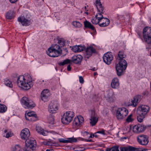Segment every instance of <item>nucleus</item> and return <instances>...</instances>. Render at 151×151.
I'll return each mask as SVG.
<instances>
[{
    "mask_svg": "<svg viewBox=\"0 0 151 151\" xmlns=\"http://www.w3.org/2000/svg\"><path fill=\"white\" fill-rule=\"evenodd\" d=\"M73 123L74 125L76 124V122L74 121Z\"/></svg>",
    "mask_w": 151,
    "mask_h": 151,
    "instance_id": "62",
    "label": "nucleus"
},
{
    "mask_svg": "<svg viewBox=\"0 0 151 151\" xmlns=\"http://www.w3.org/2000/svg\"><path fill=\"white\" fill-rule=\"evenodd\" d=\"M106 20L105 22H103L102 23L99 24V25L100 27H105L107 26L109 24L110 20L107 18H105V19Z\"/></svg>",
    "mask_w": 151,
    "mask_h": 151,
    "instance_id": "31",
    "label": "nucleus"
},
{
    "mask_svg": "<svg viewBox=\"0 0 151 151\" xmlns=\"http://www.w3.org/2000/svg\"><path fill=\"white\" fill-rule=\"evenodd\" d=\"M75 21H73L72 23V24L74 27H75Z\"/></svg>",
    "mask_w": 151,
    "mask_h": 151,
    "instance_id": "59",
    "label": "nucleus"
},
{
    "mask_svg": "<svg viewBox=\"0 0 151 151\" xmlns=\"http://www.w3.org/2000/svg\"><path fill=\"white\" fill-rule=\"evenodd\" d=\"M82 149L78 147H76V151H82Z\"/></svg>",
    "mask_w": 151,
    "mask_h": 151,
    "instance_id": "49",
    "label": "nucleus"
},
{
    "mask_svg": "<svg viewBox=\"0 0 151 151\" xmlns=\"http://www.w3.org/2000/svg\"><path fill=\"white\" fill-rule=\"evenodd\" d=\"M86 50V54L88 56L87 57L88 58L91 56L92 54L96 52V50L92 47L89 46L87 47Z\"/></svg>",
    "mask_w": 151,
    "mask_h": 151,
    "instance_id": "21",
    "label": "nucleus"
},
{
    "mask_svg": "<svg viewBox=\"0 0 151 151\" xmlns=\"http://www.w3.org/2000/svg\"><path fill=\"white\" fill-rule=\"evenodd\" d=\"M97 132L95 133L94 134H93L94 137H98V136L96 134Z\"/></svg>",
    "mask_w": 151,
    "mask_h": 151,
    "instance_id": "58",
    "label": "nucleus"
},
{
    "mask_svg": "<svg viewBox=\"0 0 151 151\" xmlns=\"http://www.w3.org/2000/svg\"><path fill=\"white\" fill-rule=\"evenodd\" d=\"M84 8L85 9H86V6H85L84 7Z\"/></svg>",
    "mask_w": 151,
    "mask_h": 151,
    "instance_id": "64",
    "label": "nucleus"
},
{
    "mask_svg": "<svg viewBox=\"0 0 151 151\" xmlns=\"http://www.w3.org/2000/svg\"><path fill=\"white\" fill-rule=\"evenodd\" d=\"M58 140L61 143H73L76 142V138L73 137L68 138L66 139H64L60 138Z\"/></svg>",
    "mask_w": 151,
    "mask_h": 151,
    "instance_id": "22",
    "label": "nucleus"
},
{
    "mask_svg": "<svg viewBox=\"0 0 151 151\" xmlns=\"http://www.w3.org/2000/svg\"><path fill=\"white\" fill-rule=\"evenodd\" d=\"M58 43L60 45V47H63L64 46L65 42L63 38H58Z\"/></svg>",
    "mask_w": 151,
    "mask_h": 151,
    "instance_id": "36",
    "label": "nucleus"
},
{
    "mask_svg": "<svg viewBox=\"0 0 151 151\" xmlns=\"http://www.w3.org/2000/svg\"><path fill=\"white\" fill-rule=\"evenodd\" d=\"M84 118L81 115H78L76 117V127H80L82 124L84 122Z\"/></svg>",
    "mask_w": 151,
    "mask_h": 151,
    "instance_id": "19",
    "label": "nucleus"
},
{
    "mask_svg": "<svg viewBox=\"0 0 151 151\" xmlns=\"http://www.w3.org/2000/svg\"><path fill=\"white\" fill-rule=\"evenodd\" d=\"M149 137L147 135H141L137 137L138 142L142 145L146 146L149 142Z\"/></svg>",
    "mask_w": 151,
    "mask_h": 151,
    "instance_id": "9",
    "label": "nucleus"
},
{
    "mask_svg": "<svg viewBox=\"0 0 151 151\" xmlns=\"http://www.w3.org/2000/svg\"><path fill=\"white\" fill-rule=\"evenodd\" d=\"M138 126L139 127V133L144 131L147 127V126L141 124H138Z\"/></svg>",
    "mask_w": 151,
    "mask_h": 151,
    "instance_id": "33",
    "label": "nucleus"
},
{
    "mask_svg": "<svg viewBox=\"0 0 151 151\" xmlns=\"http://www.w3.org/2000/svg\"><path fill=\"white\" fill-rule=\"evenodd\" d=\"M35 114L33 112H29L27 113L26 115H25V116H27V118H30L31 117H32V116H34V114Z\"/></svg>",
    "mask_w": 151,
    "mask_h": 151,
    "instance_id": "42",
    "label": "nucleus"
},
{
    "mask_svg": "<svg viewBox=\"0 0 151 151\" xmlns=\"http://www.w3.org/2000/svg\"><path fill=\"white\" fill-rule=\"evenodd\" d=\"M48 122L49 123L53 124L54 123V118L52 115H50L47 117Z\"/></svg>",
    "mask_w": 151,
    "mask_h": 151,
    "instance_id": "35",
    "label": "nucleus"
},
{
    "mask_svg": "<svg viewBox=\"0 0 151 151\" xmlns=\"http://www.w3.org/2000/svg\"><path fill=\"white\" fill-rule=\"evenodd\" d=\"M74 116V113L71 111H68L65 113L61 118V121L64 124H69L72 120Z\"/></svg>",
    "mask_w": 151,
    "mask_h": 151,
    "instance_id": "5",
    "label": "nucleus"
},
{
    "mask_svg": "<svg viewBox=\"0 0 151 151\" xmlns=\"http://www.w3.org/2000/svg\"><path fill=\"white\" fill-rule=\"evenodd\" d=\"M143 36L144 41L148 45L149 49L151 48V28L145 27L143 30Z\"/></svg>",
    "mask_w": 151,
    "mask_h": 151,
    "instance_id": "4",
    "label": "nucleus"
},
{
    "mask_svg": "<svg viewBox=\"0 0 151 151\" xmlns=\"http://www.w3.org/2000/svg\"><path fill=\"white\" fill-rule=\"evenodd\" d=\"M100 0H96V6L99 12L95 15V17L91 20V22L94 24H99V22L103 19H105L102 15L104 12V7L102 6Z\"/></svg>",
    "mask_w": 151,
    "mask_h": 151,
    "instance_id": "3",
    "label": "nucleus"
},
{
    "mask_svg": "<svg viewBox=\"0 0 151 151\" xmlns=\"http://www.w3.org/2000/svg\"><path fill=\"white\" fill-rule=\"evenodd\" d=\"M33 81L31 76L26 73L24 76H20L19 77L17 83L19 87H21L24 90H27L33 86Z\"/></svg>",
    "mask_w": 151,
    "mask_h": 151,
    "instance_id": "1",
    "label": "nucleus"
},
{
    "mask_svg": "<svg viewBox=\"0 0 151 151\" xmlns=\"http://www.w3.org/2000/svg\"><path fill=\"white\" fill-rule=\"evenodd\" d=\"M85 141L87 142H93V141L91 139H85Z\"/></svg>",
    "mask_w": 151,
    "mask_h": 151,
    "instance_id": "53",
    "label": "nucleus"
},
{
    "mask_svg": "<svg viewBox=\"0 0 151 151\" xmlns=\"http://www.w3.org/2000/svg\"><path fill=\"white\" fill-rule=\"evenodd\" d=\"M26 147L28 150L33 151L35 150L36 146L35 140L33 139H27L25 141Z\"/></svg>",
    "mask_w": 151,
    "mask_h": 151,
    "instance_id": "8",
    "label": "nucleus"
},
{
    "mask_svg": "<svg viewBox=\"0 0 151 151\" xmlns=\"http://www.w3.org/2000/svg\"><path fill=\"white\" fill-rule=\"evenodd\" d=\"M51 48H49L47 51V54L51 57H58L60 54L58 51L52 50Z\"/></svg>",
    "mask_w": 151,
    "mask_h": 151,
    "instance_id": "17",
    "label": "nucleus"
},
{
    "mask_svg": "<svg viewBox=\"0 0 151 151\" xmlns=\"http://www.w3.org/2000/svg\"><path fill=\"white\" fill-rule=\"evenodd\" d=\"M115 95L114 93H110L108 95L107 99L109 102H114L115 100Z\"/></svg>",
    "mask_w": 151,
    "mask_h": 151,
    "instance_id": "28",
    "label": "nucleus"
},
{
    "mask_svg": "<svg viewBox=\"0 0 151 151\" xmlns=\"http://www.w3.org/2000/svg\"><path fill=\"white\" fill-rule=\"evenodd\" d=\"M7 110V107L4 105L0 104V113L5 112Z\"/></svg>",
    "mask_w": 151,
    "mask_h": 151,
    "instance_id": "37",
    "label": "nucleus"
},
{
    "mask_svg": "<svg viewBox=\"0 0 151 151\" xmlns=\"http://www.w3.org/2000/svg\"><path fill=\"white\" fill-rule=\"evenodd\" d=\"M50 48L52 49V50L58 51V52L61 54L62 52V50L60 48V46L57 44H55L54 45L51 46Z\"/></svg>",
    "mask_w": 151,
    "mask_h": 151,
    "instance_id": "27",
    "label": "nucleus"
},
{
    "mask_svg": "<svg viewBox=\"0 0 151 151\" xmlns=\"http://www.w3.org/2000/svg\"><path fill=\"white\" fill-rule=\"evenodd\" d=\"M98 118L97 116L95 115H92L90 119V124L92 126H94L96 124L98 121Z\"/></svg>",
    "mask_w": 151,
    "mask_h": 151,
    "instance_id": "23",
    "label": "nucleus"
},
{
    "mask_svg": "<svg viewBox=\"0 0 151 151\" xmlns=\"http://www.w3.org/2000/svg\"><path fill=\"white\" fill-rule=\"evenodd\" d=\"M20 135L22 139L27 140L30 136V132L28 129L25 128L22 130Z\"/></svg>",
    "mask_w": 151,
    "mask_h": 151,
    "instance_id": "13",
    "label": "nucleus"
},
{
    "mask_svg": "<svg viewBox=\"0 0 151 151\" xmlns=\"http://www.w3.org/2000/svg\"><path fill=\"white\" fill-rule=\"evenodd\" d=\"M106 151H112L111 148H107L106 150Z\"/></svg>",
    "mask_w": 151,
    "mask_h": 151,
    "instance_id": "56",
    "label": "nucleus"
},
{
    "mask_svg": "<svg viewBox=\"0 0 151 151\" xmlns=\"http://www.w3.org/2000/svg\"><path fill=\"white\" fill-rule=\"evenodd\" d=\"M50 95V93L48 89H46L43 90L41 94L42 100L45 102L47 101L48 100Z\"/></svg>",
    "mask_w": 151,
    "mask_h": 151,
    "instance_id": "12",
    "label": "nucleus"
},
{
    "mask_svg": "<svg viewBox=\"0 0 151 151\" xmlns=\"http://www.w3.org/2000/svg\"><path fill=\"white\" fill-rule=\"evenodd\" d=\"M86 49V47L85 45H76V52H80L83 51Z\"/></svg>",
    "mask_w": 151,
    "mask_h": 151,
    "instance_id": "29",
    "label": "nucleus"
},
{
    "mask_svg": "<svg viewBox=\"0 0 151 151\" xmlns=\"http://www.w3.org/2000/svg\"><path fill=\"white\" fill-rule=\"evenodd\" d=\"M94 137V134H90V136L89 137V138H93V137Z\"/></svg>",
    "mask_w": 151,
    "mask_h": 151,
    "instance_id": "57",
    "label": "nucleus"
},
{
    "mask_svg": "<svg viewBox=\"0 0 151 151\" xmlns=\"http://www.w3.org/2000/svg\"><path fill=\"white\" fill-rule=\"evenodd\" d=\"M36 130L39 134L43 136L47 135L48 134V132L44 130L40 126L36 127Z\"/></svg>",
    "mask_w": 151,
    "mask_h": 151,
    "instance_id": "24",
    "label": "nucleus"
},
{
    "mask_svg": "<svg viewBox=\"0 0 151 151\" xmlns=\"http://www.w3.org/2000/svg\"><path fill=\"white\" fill-rule=\"evenodd\" d=\"M88 134H89V133L85 131L84 132V134L85 136H87Z\"/></svg>",
    "mask_w": 151,
    "mask_h": 151,
    "instance_id": "54",
    "label": "nucleus"
},
{
    "mask_svg": "<svg viewBox=\"0 0 151 151\" xmlns=\"http://www.w3.org/2000/svg\"><path fill=\"white\" fill-rule=\"evenodd\" d=\"M141 96L140 95H137L134 97L133 99L131 101L132 103L131 105L135 107L137 104L140 101Z\"/></svg>",
    "mask_w": 151,
    "mask_h": 151,
    "instance_id": "18",
    "label": "nucleus"
},
{
    "mask_svg": "<svg viewBox=\"0 0 151 151\" xmlns=\"http://www.w3.org/2000/svg\"><path fill=\"white\" fill-rule=\"evenodd\" d=\"M46 151H54L52 149L49 150L47 149L46 150Z\"/></svg>",
    "mask_w": 151,
    "mask_h": 151,
    "instance_id": "60",
    "label": "nucleus"
},
{
    "mask_svg": "<svg viewBox=\"0 0 151 151\" xmlns=\"http://www.w3.org/2000/svg\"><path fill=\"white\" fill-rule=\"evenodd\" d=\"M79 80L80 83L81 84H82L83 83L84 80L83 78L81 76H79Z\"/></svg>",
    "mask_w": 151,
    "mask_h": 151,
    "instance_id": "47",
    "label": "nucleus"
},
{
    "mask_svg": "<svg viewBox=\"0 0 151 151\" xmlns=\"http://www.w3.org/2000/svg\"><path fill=\"white\" fill-rule=\"evenodd\" d=\"M97 133H101L104 135L105 134V132L104 130L98 131L97 132Z\"/></svg>",
    "mask_w": 151,
    "mask_h": 151,
    "instance_id": "50",
    "label": "nucleus"
},
{
    "mask_svg": "<svg viewBox=\"0 0 151 151\" xmlns=\"http://www.w3.org/2000/svg\"><path fill=\"white\" fill-rule=\"evenodd\" d=\"M121 151H144L145 149L138 148H135L131 146H129L126 147H121L120 148Z\"/></svg>",
    "mask_w": 151,
    "mask_h": 151,
    "instance_id": "15",
    "label": "nucleus"
},
{
    "mask_svg": "<svg viewBox=\"0 0 151 151\" xmlns=\"http://www.w3.org/2000/svg\"><path fill=\"white\" fill-rule=\"evenodd\" d=\"M139 127L138 125L134 126L133 128V131L135 133H139Z\"/></svg>",
    "mask_w": 151,
    "mask_h": 151,
    "instance_id": "43",
    "label": "nucleus"
},
{
    "mask_svg": "<svg viewBox=\"0 0 151 151\" xmlns=\"http://www.w3.org/2000/svg\"><path fill=\"white\" fill-rule=\"evenodd\" d=\"M32 117H31L30 118H29L27 117V116H26V119L27 120H30L31 121H36L37 119V115L36 114H35Z\"/></svg>",
    "mask_w": 151,
    "mask_h": 151,
    "instance_id": "40",
    "label": "nucleus"
},
{
    "mask_svg": "<svg viewBox=\"0 0 151 151\" xmlns=\"http://www.w3.org/2000/svg\"><path fill=\"white\" fill-rule=\"evenodd\" d=\"M14 13L13 12L10 11L7 12L6 14V17L7 19H11L14 17Z\"/></svg>",
    "mask_w": 151,
    "mask_h": 151,
    "instance_id": "30",
    "label": "nucleus"
},
{
    "mask_svg": "<svg viewBox=\"0 0 151 151\" xmlns=\"http://www.w3.org/2000/svg\"><path fill=\"white\" fill-rule=\"evenodd\" d=\"M76 12L77 14L78 15H80L82 13V11L79 9L77 8V9H76Z\"/></svg>",
    "mask_w": 151,
    "mask_h": 151,
    "instance_id": "46",
    "label": "nucleus"
},
{
    "mask_svg": "<svg viewBox=\"0 0 151 151\" xmlns=\"http://www.w3.org/2000/svg\"><path fill=\"white\" fill-rule=\"evenodd\" d=\"M118 55L120 61L119 63L116 64V68L117 75L119 76L123 74L124 71L126 69L127 65L126 60L124 59L126 57L124 52L122 51H119Z\"/></svg>",
    "mask_w": 151,
    "mask_h": 151,
    "instance_id": "2",
    "label": "nucleus"
},
{
    "mask_svg": "<svg viewBox=\"0 0 151 151\" xmlns=\"http://www.w3.org/2000/svg\"><path fill=\"white\" fill-rule=\"evenodd\" d=\"M103 58L104 61L106 64L109 65L113 59V56L111 52H108L104 55Z\"/></svg>",
    "mask_w": 151,
    "mask_h": 151,
    "instance_id": "10",
    "label": "nucleus"
},
{
    "mask_svg": "<svg viewBox=\"0 0 151 151\" xmlns=\"http://www.w3.org/2000/svg\"><path fill=\"white\" fill-rule=\"evenodd\" d=\"M76 47L75 46H74L71 49L72 50H73V51H74L75 52H76V49H75V48Z\"/></svg>",
    "mask_w": 151,
    "mask_h": 151,
    "instance_id": "55",
    "label": "nucleus"
},
{
    "mask_svg": "<svg viewBox=\"0 0 151 151\" xmlns=\"http://www.w3.org/2000/svg\"><path fill=\"white\" fill-rule=\"evenodd\" d=\"M145 115H142L141 113L140 114H139L137 117V119L138 121L140 122H142L143 119L145 117Z\"/></svg>",
    "mask_w": 151,
    "mask_h": 151,
    "instance_id": "39",
    "label": "nucleus"
},
{
    "mask_svg": "<svg viewBox=\"0 0 151 151\" xmlns=\"http://www.w3.org/2000/svg\"><path fill=\"white\" fill-rule=\"evenodd\" d=\"M70 65L71 64H69V65H68L67 66V69L68 71H70L71 70V68L70 67Z\"/></svg>",
    "mask_w": 151,
    "mask_h": 151,
    "instance_id": "51",
    "label": "nucleus"
},
{
    "mask_svg": "<svg viewBox=\"0 0 151 151\" xmlns=\"http://www.w3.org/2000/svg\"><path fill=\"white\" fill-rule=\"evenodd\" d=\"M21 101L25 108L32 109L35 106V104L32 100L26 96L22 97Z\"/></svg>",
    "mask_w": 151,
    "mask_h": 151,
    "instance_id": "6",
    "label": "nucleus"
},
{
    "mask_svg": "<svg viewBox=\"0 0 151 151\" xmlns=\"http://www.w3.org/2000/svg\"><path fill=\"white\" fill-rule=\"evenodd\" d=\"M84 24L85 28H88L93 30H95V27L94 26L92 25L90 22L86 20L84 22Z\"/></svg>",
    "mask_w": 151,
    "mask_h": 151,
    "instance_id": "26",
    "label": "nucleus"
},
{
    "mask_svg": "<svg viewBox=\"0 0 151 151\" xmlns=\"http://www.w3.org/2000/svg\"><path fill=\"white\" fill-rule=\"evenodd\" d=\"M97 72H95L94 73V76H96V75H97Z\"/></svg>",
    "mask_w": 151,
    "mask_h": 151,
    "instance_id": "61",
    "label": "nucleus"
},
{
    "mask_svg": "<svg viewBox=\"0 0 151 151\" xmlns=\"http://www.w3.org/2000/svg\"><path fill=\"white\" fill-rule=\"evenodd\" d=\"M128 113V110L125 108H120L116 112V116L119 120L124 118Z\"/></svg>",
    "mask_w": 151,
    "mask_h": 151,
    "instance_id": "7",
    "label": "nucleus"
},
{
    "mask_svg": "<svg viewBox=\"0 0 151 151\" xmlns=\"http://www.w3.org/2000/svg\"><path fill=\"white\" fill-rule=\"evenodd\" d=\"M79 139V138H76V142H77L78 141V140Z\"/></svg>",
    "mask_w": 151,
    "mask_h": 151,
    "instance_id": "63",
    "label": "nucleus"
},
{
    "mask_svg": "<svg viewBox=\"0 0 151 151\" xmlns=\"http://www.w3.org/2000/svg\"><path fill=\"white\" fill-rule=\"evenodd\" d=\"M9 1L11 3H14L16 2L17 0H9Z\"/></svg>",
    "mask_w": 151,
    "mask_h": 151,
    "instance_id": "52",
    "label": "nucleus"
},
{
    "mask_svg": "<svg viewBox=\"0 0 151 151\" xmlns=\"http://www.w3.org/2000/svg\"><path fill=\"white\" fill-rule=\"evenodd\" d=\"M21 150H22L19 145H17L13 148L12 151H21Z\"/></svg>",
    "mask_w": 151,
    "mask_h": 151,
    "instance_id": "41",
    "label": "nucleus"
},
{
    "mask_svg": "<svg viewBox=\"0 0 151 151\" xmlns=\"http://www.w3.org/2000/svg\"><path fill=\"white\" fill-rule=\"evenodd\" d=\"M18 21L20 22L23 25L27 26L31 24L30 20L27 19L23 17H19L18 18Z\"/></svg>",
    "mask_w": 151,
    "mask_h": 151,
    "instance_id": "20",
    "label": "nucleus"
},
{
    "mask_svg": "<svg viewBox=\"0 0 151 151\" xmlns=\"http://www.w3.org/2000/svg\"><path fill=\"white\" fill-rule=\"evenodd\" d=\"M75 56H73L71 59H66L64 60L63 61L58 63V65L60 66H64L65 65L68 64H71L73 63H75L76 58Z\"/></svg>",
    "mask_w": 151,
    "mask_h": 151,
    "instance_id": "16",
    "label": "nucleus"
},
{
    "mask_svg": "<svg viewBox=\"0 0 151 151\" xmlns=\"http://www.w3.org/2000/svg\"><path fill=\"white\" fill-rule=\"evenodd\" d=\"M4 83L6 86L10 88H12L13 87V85L12 81L9 79H6L4 80Z\"/></svg>",
    "mask_w": 151,
    "mask_h": 151,
    "instance_id": "32",
    "label": "nucleus"
},
{
    "mask_svg": "<svg viewBox=\"0 0 151 151\" xmlns=\"http://www.w3.org/2000/svg\"><path fill=\"white\" fill-rule=\"evenodd\" d=\"M83 57L80 55H76V64H80L82 61Z\"/></svg>",
    "mask_w": 151,
    "mask_h": 151,
    "instance_id": "34",
    "label": "nucleus"
},
{
    "mask_svg": "<svg viewBox=\"0 0 151 151\" xmlns=\"http://www.w3.org/2000/svg\"><path fill=\"white\" fill-rule=\"evenodd\" d=\"M150 109V107L147 105H142L139 106L137 110L138 112V109H139L142 115H146Z\"/></svg>",
    "mask_w": 151,
    "mask_h": 151,
    "instance_id": "14",
    "label": "nucleus"
},
{
    "mask_svg": "<svg viewBox=\"0 0 151 151\" xmlns=\"http://www.w3.org/2000/svg\"><path fill=\"white\" fill-rule=\"evenodd\" d=\"M112 151H119V147L117 146H114L111 148Z\"/></svg>",
    "mask_w": 151,
    "mask_h": 151,
    "instance_id": "45",
    "label": "nucleus"
},
{
    "mask_svg": "<svg viewBox=\"0 0 151 151\" xmlns=\"http://www.w3.org/2000/svg\"><path fill=\"white\" fill-rule=\"evenodd\" d=\"M111 86L113 88H117L119 86V80L116 78H114L112 80L111 83Z\"/></svg>",
    "mask_w": 151,
    "mask_h": 151,
    "instance_id": "25",
    "label": "nucleus"
},
{
    "mask_svg": "<svg viewBox=\"0 0 151 151\" xmlns=\"http://www.w3.org/2000/svg\"><path fill=\"white\" fill-rule=\"evenodd\" d=\"M58 104L56 101L51 102L48 106V110L50 113L54 114L58 110Z\"/></svg>",
    "mask_w": 151,
    "mask_h": 151,
    "instance_id": "11",
    "label": "nucleus"
},
{
    "mask_svg": "<svg viewBox=\"0 0 151 151\" xmlns=\"http://www.w3.org/2000/svg\"><path fill=\"white\" fill-rule=\"evenodd\" d=\"M132 114H130L127 117V119H126V121L127 122H131L132 119Z\"/></svg>",
    "mask_w": 151,
    "mask_h": 151,
    "instance_id": "44",
    "label": "nucleus"
},
{
    "mask_svg": "<svg viewBox=\"0 0 151 151\" xmlns=\"http://www.w3.org/2000/svg\"><path fill=\"white\" fill-rule=\"evenodd\" d=\"M82 26V24L76 21V27H80Z\"/></svg>",
    "mask_w": 151,
    "mask_h": 151,
    "instance_id": "48",
    "label": "nucleus"
},
{
    "mask_svg": "<svg viewBox=\"0 0 151 151\" xmlns=\"http://www.w3.org/2000/svg\"><path fill=\"white\" fill-rule=\"evenodd\" d=\"M12 135L9 131L8 132L7 130H5L3 133V136L6 138H8L12 136Z\"/></svg>",
    "mask_w": 151,
    "mask_h": 151,
    "instance_id": "38",
    "label": "nucleus"
}]
</instances>
